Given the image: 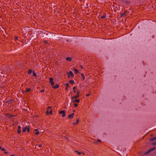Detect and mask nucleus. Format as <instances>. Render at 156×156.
Wrapping results in <instances>:
<instances>
[{
	"label": "nucleus",
	"instance_id": "nucleus-1",
	"mask_svg": "<svg viewBox=\"0 0 156 156\" xmlns=\"http://www.w3.org/2000/svg\"><path fill=\"white\" fill-rule=\"evenodd\" d=\"M155 149V147H154L152 148H151L149 150H148L147 151L145 152L144 153L143 155H145L146 154H147L149 153L150 152H151V151L154 150Z\"/></svg>",
	"mask_w": 156,
	"mask_h": 156
},
{
	"label": "nucleus",
	"instance_id": "nucleus-2",
	"mask_svg": "<svg viewBox=\"0 0 156 156\" xmlns=\"http://www.w3.org/2000/svg\"><path fill=\"white\" fill-rule=\"evenodd\" d=\"M68 77H69L70 76H71L72 77L74 76V74L73 73L72 71H69V73H68Z\"/></svg>",
	"mask_w": 156,
	"mask_h": 156
},
{
	"label": "nucleus",
	"instance_id": "nucleus-3",
	"mask_svg": "<svg viewBox=\"0 0 156 156\" xmlns=\"http://www.w3.org/2000/svg\"><path fill=\"white\" fill-rule=\"evenodd\" d=\"M59 114H62V117H64L66 116L65 111L64 110L60 111L59 112Z\"/></svg>",
	"mask_w": 156,
	"mask_h": 156
},
{
	"label": "nucleus",
	"instance_id": "nucleus-4",
	"mask_svg": "<svg viewBox=\"0 0 156 156\" xmlns=\"http://www.w3.org/2000/svg\"><path fill=\"white\" fill-rule=\"evenodd\" d=\"M79 96V95H76L75 96H73L71 97V99L72 100H73L74 99L77 98H78Z\"/></svg>",
	"mask_w": 156,
	"mask_h": 156
},
{
	"label": "nucleus",
	"instance_id": "nucleus-5",
	"mask_svg": "<svg viewBox=\"0 0 156 156\" xmlns=\"http://www.w3.org/2000/svg\"><path fill=\"white\" fill-rule=\"evenodd\" d=\"M21 126H19L18 127V129H17V133L19 134H20L21 133Z\"/></svg>",
	"mask_w": 156,
	"mask_h": 156
},
{
	"label": "nucleus",
	"instance_id": "nucleus-6",
	"mask_svg": "<svg viewBox=\"0 0 156 156\" xmlns=\"http://www.w3.org/2000/svg\"><path fill=\"white\" fill-rule=\"evenodd\" d=\"M7 102L9 104H11L13 102V101L12 100H10L9 101H7Z\"/></svg>",
	"mask_w": 156,
	"mask_h": 156
},
{
	"label": "nucleus",
	"instance_id": "nucleus-7",
	"mask_svg": "<svg viewBox=\"0 0 156 156\" xmlns=\"http://www.w3.org/2000/svg\"><path fill=\"white\" fill-rule=\"evenodd\" d=\"M34 131L35 132V133L36 135H38L39 134V132H38V129H35L34 130Z\"/></svg>",
	"mask_w": 156,
	"mask_h": 156
},
{
	"label": "nucleus",
	"instance_id": "nucleus-8",
	"mask_svg": "<svg viewBox=\"0 0 156 156\" xmlns=\"http://www.w3.org/2000/svg\"><path fill=\"white\" fill-rule=\"evenodd\" d=\"M73 69L75 71V73L76 74H77L79 73V71L77 69L75 68H74Z\"/></svg>",
	"mask_w": 156,
	"mask_h": 156
},
{
	"label": "nucleus",
	"instance_id": "nucleus-9",
	"mask_svg": "<svg viewBox=\"0 0 156 156\" xmlns=\"http://www.w3.org/2000/svg\"><path fill=\"white\" fill-rule=\"evenodd\" d=\"M59 85L58 84H57L55 85L54 86H53V87L54 88V89H57L59 87Z\"/></svg>",
	"mask_w": 156,
	"mask_h": 156
},
{
	"label": "nucleus",
	"instance_id": "nucleus-10",
	"mask_svg": "<svg viewBox=\"0 0 156 156\" xmlns=\"http://www.w3.org/2000/svg\"><path fill=\"white\" fill-rule=\"evenodd\" d=\"M27 126H26L25 127H24L23 129V132H25L26 131V130H27Z\"/></svg>",
	"mask_w": 156,
	"mask_h": 156
},
{
	"label": "nucleus",
	"instance_id": "nucleus-11",
	"mask_svg": "<svg viewBox=\"0 0 156 156\" xmlns=\"http://www.w3.org/2000/svg\"><path fill=\"white\" fill-rule=\"evenodd\" d=\"M66 60L68 61H70L71 60V58L69 57H67L66 58Z\"/></svg>",
	"mask_w": 156,
	"mask_h": 156
},
{
	"label": "nucleus",
	"instance_id": "nucleus-12",
	"mask_svg": "<svg viewBox=\"0 0 156 156\" xmlns=\"http://www.w3.org/2000/svg\"><path fill=\"white\" fill-rule=\"evenodd\" d=\"M80 101V100L79 99H76L75 101H73V102H77V103H79Z\"/></svg>",
	"mask_w": 156,
	"mask_h": 156
},
{
	"label": "nucleus",
	"instance_id": "nucleus-13",
	"mask_svg": "<svg viewBox=\"0 0 156 156\" xmlns=\"http://www.w3.org/2000/svg\"><path fill=\"white\" fill-rule=\"evenodd\" d=\"M33 76H34V77H36V76H37V75H36V73H35L34 72V71H33Z\"/></svg>",
	"mask_w": 156,
	"mask_h": 156
},
{
	"label": "nucleus",
	"instance_id": "nucleus-14",
	"mask_svg": "<svg viewBox=\"0 0 156 156\" xmlns=\"http://www.w3.org/2000/svg\"><path fill=\"white\" fill-rule=\"evenodd\" d=\"M68 118L69 119H72L73 118V116L71 115V114H70L68 116Z\"/></svg>",
	"mask_w": 156,
	"mask_h": 156
},
{
	"label": "nucleus",
	"instance_id": "nucleus-15",
	"mask_svg": "<svg viewBox=\"0 0 156 156\" xmlns=\"http://www.w3.org/2000/svg\"><path fill=\"white\" fill-rule=\"evenodd\" d=\"M32 72V70L31 69H29L28 71V73L29 74H31Z\"/></svg>",
	"mask_w": 156,
	"mask_h": 156
},
{
	"label": "nucleus",
	"instance_id": "nucleus-16",
	"mask_svg": "<svg viewBox=\"0 0 156 156\" xmlns=\"http://www.w3.org/2000/svg\"><path fill=\"white\" fill-rule=\"evenodd\" d=\"M49 80H50V83L53 82V79L52 78H51V77L50 78Z\"/></svg>",
	"mask_w": 156,
	"mask_h": 156
},
{
	"label": "nucleus",
	"instance_id": "nucleus-17",
	"mask_svg": "<svg viewBox=\"0 0 156 156\" xmlns=\"http://www.w3.org/2000/svg\"><path fill=\"white\" fill-rule=\"evenodd\" d=\"M79 122V120L78 119H77L76 120V122L73 123V125H75L77 123H78Z\"/></svg>",
	"mask_w": 156,
	"mask_h": 156
},
{
	"label": "nucleus",
	"instance_id": "nucleus-18",
	"mask_svg": "<svg viewBox=\"0 0 156 156\" xmlns=\"http://www.w3.org/2000/svg\"><path fill=\"white\" fill-rule=\"evenodd\" d=\"M69 82L72 84L74 83V81L73 80H71L69 81Z\"/></svg>",
	"mask_w": 156,
	"mask_h": 156
},
{
	"label": "nucleus",
	"instance_id": "nucleus-19",
	"mask_svg": "<svg viewBox=\"0 0 156 156\" xmlns=\"http://www.w3.org/2000/svg\"><path fill=\"white\" fill-rule=\"evenodd\" d=\"M125 15H126L125 12H124V13L121 14V16H122V17H123V16H125Z\"/></svg>",
	"mask_w": 156,
	"mask_h": 156
},
{
	"label": "nucleus",
	"instance_id": "nucleus-20",
	"mask_svg": "<svg viewBox=\"0 0 156 156\" xmlns=\"http://www.w3.org/2000/svg\"><path fill=\"white\" fill-rule=\"evenodd\" d=\"M156 140V137H154V138H152L150 140L151 141H153L154 140Z\"/></svg>",
	"mask_w": 156,
	"mask_h": 156
},
{
	"label": "nucleus",
	"instance_id": "nucleus-21",
	"mask_svg": "<svg viewBox=\"0 0 156 156\" xmlns=\"http://www.w3.org/2000/svg\"><path fill=\"white\" fill-rule=\"evenodd\" d=\"M31 89L30 88H27L26 89V92H27L30 91Z\"/></svg>",
	"mask_w": 156,
	"mask_h": 156
},
{
	"label": "nucleus",
	"instance_id": "nucleus-22",
	"mask_svg": "<svg viewBox=\"0 0 156 156\" xmlns=\"http://www.w3.org/2000/svg\"><path fill=\"white\" fill-rule=\"evenodd\" d=\"M81 75L82 76V77L83 79V80H84L85 79V77H84V75L83 73H81Z\"/></svg>",
	"mask_w": 156,
	"mask_h": 156
},
{
	"label": "nucleus",
	"instance_id": "nucleus-23",
	"mask_svg": "<svg viewBox=\"0 0 156 156\" xmlns=\"http://www.w3.org/2000/svg\"><path fill=\"white\" fill-rule=\"evenodd\" d=\"M73 89L74 91V92L75 93H76V87H73Z\"/></svg>",
	"mask_w": 156,
	"mask_h": 156
},
{
	"label": "nucleus",
	"instance_id": "nucleus-24",
	"mask_svg": "<svg viewBox=\"0 0 156 156\" xmlns=\"http://www.w3.org/2000/svg\"><path fill=\"white\" fill-rule=\"evenodd\" d=\"M106 17V16H101V18L102 19H104Z\"/></svg>",
	"mask_w": 156,
	"mask_h": 156
},
{
	"label": "nucleus",
	"instance_id": "nucleus-25",
	"mask_svg": "<svg viewBox=\"0 0 156 156\" xmlns=\"http://www.w3.org/2000/svg\"><path fill=\"white\" fill-rule=\"evenodd\" d=\"M51 84V86H52V87H53L54 85V83L53 82H51L50 83Z\"/></svg>",
	"mask_w": 156,
	"mask_h": 156
},
{
	"label": "nucleus",
	"instance_id": "nucleus-26",
	"mask_svg": "<svg viewBox=\"0 0 156 156\" xmlns=\"http://www.w3.org/2000/svg\"><path fill=\"white\" fill-rule=\"evenodd\" d=\"M27 130L28 132H29L30 129H29V127L27 126Z\"/></svg>",
	"mask_w": 156,
	"mask_h": 156
},
{
	"label": "nucleus",
	"instance_id": "nucleus-27",
	"mask_svg": "<svg viewBox=\"0 0 156 156\" xmlns=\"http://www.w3.org/2000/svg\"><path fill=\"white\" fill-rule=\"evenodd\" d=\"M65 85L66 86V87H67L69 86V84L68 83H66L65 84Z\"/></svg>",
	"mask_w": 156,
	"mask_h": 156
},
{
	"label": "nucleus",
	"instance_id": "nucleus-28",
	"mask_svg": "<svg viewBox=\"0 0 156 156\" xmlns=\"http://www.w3.org/2000/svg\"><path fill=\"white\" fill-rule=\"evenodd\" d=\"M75 152H77L78 154L79 155H80L81 154V153L80 152H78L77 151H75Z\"/></svg>",
	"mask_w": 156,
	"mask_h": 156
},
{
	"label": "nucleus",
	"instance_id": "nucleus-29",
	"mask_svg": "<svg viewBox=\"0 0 156 156\" xmlns=\"http://www.w3.org/2000/svg\"><path fill=\"white\" fill-rule=\"evenodd\" d=\"M80 93V91H77V95H79Z\"/></svg>",
	"mask_w": 156,
	"mask_h": 156
},
{
	"label": "nucleus",
	"instance_id": "nucleus-30",
	"mask_svg": "<svg viewBox=\"0 0 156 156\" xmlns=\"http://www.w3.org/2000/svg\"><path fill=\"white\" fill-rule=\"evenodd\" d=\"M78 104H76V103H75L74 104V105L76 107H77L78 106Z\"/></svg>",
	"mask_w": 156,
	"mask_h": 156
},
{
	"label": "nucleus",
	"instance_id": "nucleus-31",
	"mask_svg": "<svg viewBox=\"0 0 156 156\" xmlns=\"http://www.w3.org/2000/svg\"><path fill=\"white\" fill-rule=\"evenodd\" d=\"M151 144L153 145H156V142H153L151 143Z\"/></svg>",
	"mask_w": 156,
	"mask_h": 156
},
{
	"label": "nucleus",
	"instance_id": "nucleus-32",
	"mask_svg": "<svg viewBox=\"0 0 156 156\" xmlns=\"http://www.w3.org/2000/svg\"><path fill=\"white\" fill-rule=\"evenodd\" d=\"M49 113L51 114H52V109H51L50 110Z\"/></svg>",
	"mask_w": 156,
	"mask_h": 156
},
{
	"label": "nucleus",
	"instance_id": "nucleus-33",
	"mask_svg": "<svg viewBox=\"0 0 156 156\" xmlns=\"http://www.w3.org/2000/svg\"><path fill=\"white\" fill-rule=\"evenodd\" d=\"M49 110H48V109H47V111L46 112V113L47 115L49 113Z\"/></svg>",
	"mask_w": 156,
	"mask_h": 156
},
{
	"label": "nucleus",
	"instance_id": "nucleus-34",
	"mask_svg": "<svg viewBox=\"0 0 156 156\" xmlns=\"http://www.w3.org/2000/svg\"><path fill=\"white\" fill-rule=\"evenodd\" d=\"M44 91V90L43 89L41 90V92H43Z\"/></svg>",
	"mask_w": 156,
	"mask_h": 156
},
{
	"label": "nucleus",
	"instance_id": "nucleus-35",
	"mask_svg": "<svg viewBox=\"0 0 156 156\" xmlns=\"http://www.w3.org/2000/svg\"><path fill=\"white\" fill-rule=\"evenodd\" d=\"M1 149L2 151H5V149L4 148H1Z\"/></svg>",
	"mask_w": 156,
	"mask_h": 156
},
{
	"label": "nucleus",
	"instance_id": "nucleus-36",
	"mask_svg": "<svg viewBox=\"0 0 156 156\" xmlns=\"http://www.w3.org/2000/svg\"><path fill=\"white\" fill-rule=\"evenodd\" d=\"M65 138L67 140V141H69V140H68V138L66 137V136H65Z\"/></svg>",
	"mask_w": 156,
	"mask_h": 156
},
{
	"label": "nucleus",
	"instance_id": "nucleus-37",
	"mask_svg": "<svg viewBox=\"0 0 156 156\" xmlns=\"http://www.w3.org/2000/svg\"><path fill=\"white\" fill-rule=\"evenodd\" d=\"M51 107L49 106L48 107L47 109H51Z\"/></svg>",
	"mask_w": 156,
	"mask_h": 156
},
{
	"label": "nucleus",
	"instance_id": "nucleus-38",
	"mask_svg": "<svg viewBox=\"0 0 156 156\" xmlns=\"http://www.w3.org/2000/svg\"><path fill=\"white\" fill-rule=\"evenodd\" d=\"M15 40H17L18 39V37H16L15 38Z\"/></svg>",
	"mask_w": 156,
	"mask_h": 156
},
{
	"label": "nucleus",
	"instance_id": "nucleus-39",
	"mask_svg": "<svg viewBox=\"0 0 156 156\" xmlns=\"http://www.w3.org/2000/svg\"><path fill=\"white\" fill-rule=\"evenodd\" d=\"M97 141H98L99 142H101V140H99V139L98 140H97Z\"/></svg>",
	"mask_w": 156,
	"mask_h": 156
},
{
	"label": "nucleus",
	"instance_id": "nucleus-40",
	"mask_svg": "<svg viewBox=\"0 0 156 156\" xmlns=\"http://www.w3.org/2000/svg\"><path fill=\"white\" fill-rule=\"evenodd\" d=\"M8 152H7V151H4V153L5 154H7L8 153Z\"/></svg>",
	"mask_w": 156,
	"mask_h": 156
},
{
	"label": "nucleus",
	"instance_id": "nucleus-41",
	"mask_svg": "<svg viewBox=\"0 0 156 156\" xmlns=\"http://www.w3.org/2000/svg\"><path fill=\"white\" fill-rule=\"evenodd\" d=\"M90 95V94H88L86 95L87 96H89Z\"/></svg>",
	"mask_w": 156,
	"mask_h": 156
},
{
	"label": "nucleus",
	"instance_id": "nucleus-42",
	"mask_svg": "<svg viewBox=\"0 0 156 156\" xmlns=\"http://www.w3.org/2000/svg\"><path fill=\"white\" fill-rule=\"evenodd\" d=\"M80 68H81V69H83V66H80Z\"/></svg>",
	"mask_w": 156,
	"mask_h": 156
},
{
	"label": "nucleus",
	"instance_id": "nucleus-43",
	"mask_svg": "<svg viewBox=\"0 0 156 156\" xmlns=\"http://www.w3.org/2000/svg\"><path fill=\"white\" fill-rule=\"evenodd\" d=\"M71 115L73 116V115H74V113H73L72 114H71Z\"/></svg>",
	"mask_w": 156,
	"mask_h": 156
},
{
	"label": "nucleus",
	"instance_id": "nucleus-44",
	"mask_svg": "<svg viewBox=\"0 0 156 156\" xmlns=\"http://www.w3.org/2000/svg\"><path fill=\"white\" fill-rule=\"evenodd\" d=\"M39 147H41V145H39Z\"/></svg>",
	"mask_w": 156,
	"mask_h": 156
},
{
	"label": "nucleus",
	"instance_id": "nucleus-45",
	"mask_svg": "<svg viewBox=\"0 0 156 156\" xmlns=\"http://www.w3.org/2000/svg\"><path fill=\"white\" fill-rule=\"evenodd\" d=\"M66 90H68V88H67V87H66Z\"/></svg>",
	"mask_w": 156,
	"mask_h": 156
},
{
	"label": "nucleus",
	"instance_id": "nucleus-46",
	"mask_svg": "<svg viewBox=\"0 0 156 156\" xmlns=\"http://www.w3.org/2000/svg\"><path fill=\"white\" fill-rule=\"evenodd\" d=\"M127 12V11H125V12H125V13L126 14V13Z\"/></svg>",
	"mask_w": 156,
	"mask_h": 156
},
{
	"label": "nucleus",
	"instance_id": "nucleus-47",
	"mask_svg": "<svg viewBox=\"0 0 156 156\" xmlns=\"http://www.w3.org/2000/svg\"><path fill=\"white\" fill-rule=\"evenodd\" d=\"M1 149V147L0 146V149Z\"/></svg>",
	"mask_w": 156,
	"mask_h": 156
},
{
	"label": "nucleus",
	"instance_id": "nucleus-48",
	"mask_svg": "<svg viewBox=\"0 0 156 156\" xmlns=\"http://www.w3.org/2000/svg\"><path fill=\"white\" fill-rule=\"evenodd\" d=\"M73 112H75V110H74V111H73Z\"/></svg>",
	"mask_w": 156,
	"mask_h": 156
}]
</instances>
